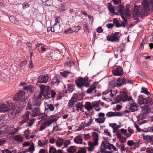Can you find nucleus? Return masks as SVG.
Returning <instances> with one entry per match:
<instances>
[{
    "mask_svg": "<svg viewBox=\"0 0 153 153\" xmlns=\"http://www.w3.org/2000/svg\"><path fill=\"white\" fill-rule=\"evenodd\" d=\"M62 83V82L59 79H58L56 76L54 77L52 79L51 82L52 84L56 86H58L59 84Z\"/></svg>",
    "mask_w": 153,
    "mask_h": 153,
    "instance_id": "obj_23",
    "label": "nucleus"
},
{
    "mask_svg": "<svg viewBox=\"0 0 153 153\" xmlns=\"http://www.w3.org/2000/svg\"><path fill=\"white\" fill-rule=\"evenodd\" d=\"M34 146L33 143H31V145L29 148V151L31 153H32L34 150Z\"/></svg>",
    "mask_w": 153,
    "mask_h": 153,
    "instance_id": "obj_43",
    "label": "nucleus"
},
{
    "mask_svg": "<svg viewBox=\"0 0 153 153\" xmlns=\"http://www.w3.org/2000/svg\"><path fill=\"white\" fill-rule=\"evenodd\" d=\"M153 121V120H152ZM146 131H145V132H153V125L152 127H149L147 128L146 129Z\"/></svg>",
    "mask_w": 153,
    "mask_h": 153,
    "instance_id": "obj_60",
    "label": "nucleus"
},
{
    "mask_svg": "<svg viewBox=\"0 0 153 153\" xmlns=\"http://www.w3.org/2000/svg\"><path fill=\"white\" fill-rule=\"evenodd\" d=\"M45 111L49 110L51 111H53L54 110V106L52 104H48L47 102H45Z\"/></svg>",
    "mask_w": 153,
    "mask_h": 153,
    "instance_id": "obj_19",
    "label": "nucleus"
},
{
    "mask_svg": "<svg viewBox=\"0 0 153 153\" xmlns=\"http://www.w3.org/2000/svg\"><path fill=\"white\" fill-rule=\"evenodd\" d=\"M146 153H153V147H148L146 149Z\"/></svg>",
    "mask_w": 153,
    "mask_h": 153,
    "instance_id": "obj_50",
    "label": "nucleus"
},
{
    "mask_svg": "<svg viewBox=\"0 0 153 153\" xmlns=\"http://www.w3.org/2000/svg\"><path fill=\"white\" fill-rule=\"evenodd\" d=\"M32 88L33 86L31 85H29L26 86H24L23 88L24 90H26L27 91L30 93L32 92Z\"/></svg>",
    "mask_w": 153,
    "mask_h": 153,
    "instance_id": "obj_35",
    "label": "nucleus"
},
{
    "mask_svg": "<svg viewBox=\"0 0 153 153\" xmlns=\"http://www.w3.org/2000/svg\"><path fill=\"white\" fill-rule=\"evenodd\" d=\"M140 92L146 94L148 96L150 95V93L148 91L147 89L143 87H142Z\"/></svg>",
    "mask_w": 153,
    "mask_h": 153,
    "instance_id": "obj_33",
    "label": "nucleus"
},
{
    "mask_svg": "<svg viewBox=\"0 0 153 153\" xmlns=\"http://www.w3.org/2000/svg\"><path fill=\"white\" fill-rule=\"evenodd\" d=\"M76 108V110L78 111L80 110L81 111H83V108L84 106L80 102H78L75 105Z\"/></svg>",
    "mask_w": 153,
    "mask_h": 153,
    "instance_id": "obj_24",
    "label": "nucleus"
},
{
    "mask_svg": "<svg viewBox=\"0 0 153 153\" xmlns=\"http://www.w3.org/2000/svg\"><path fill=\"white\" fill-rule=\"evenodd\" d=\"M40 108L39 107H36L33 109L30 112V116L33 117L39 116L41 114Z\"/></svg>",
    "mask_w": 153,
    "mask_h": 153,
    "instance_id": "obj_11",
    "label": "nucleus"
},
{
    "mask_svg": "<svg viewBox=\"0 0 153 153\" xmlns=\"http://www.w3.org/2000/svg\"><path fill=\"white\" fill-rule=\"evenodd\" d=\"M18 131L19 129H18V127L16 128H15L13 127V129L12 128H11V129L10 130L11 131L10 133V134L12 135L15 134Z\"/></svg>",
    "mask_w": 153,
    "mask_h": 153,
    "instance_id": "obj_40",
    "label": "nucleus"
},
{
    "mask_svg": "<svg viewBox=\"0 0 153 153\" xmlns=\"http://www.w3.org/2000/svg\"><path fill=\"white\" fill-rule=\"evenodd\" d=\"M128 131L129 132L130 135H127L126 137L127 138H128L129 137H130L131 136V135L133 134L134 132L133 130L132 129H131L129 128H128Z\"/></svg>",
    "mask_w": 153,
    "mask_h": 153,
    "instance_id": "obj_57",
    "label": "nucleus"
},
{
    "mask_svg": "<svg viewBox=\"0 0 153 153\" xmlns=\"http://www.w3.org/2000/svg\"><path fill=\"white\" fill-rule=\"evenodd\" d=\"M73 64L74 63L72 61L67 62L64 65L65 68L66 69L69 68L72 66Z\"/></svg>",
    "mask_w": 153,
    "mask_h": 153,
    "instance_id": "obj_36",
    "label": "nucleus"
},
{
    "mask_svg": "<svg viewBox=\"0 0 153 153\" xmlns=\"http://www.w3.org/2000/svg\"><path fill=\"white\" fill-rule=\"evenodd\" d=\"M16 112H15V111H13L12 112L9 113L8 116L11 119H13L16 116Z\"/></svg>",
    "mask_w": 153,
    "mask_h": 153,
    "instance_id": "obj_49",
    "label": "nucleus"
},
{
    "mask_svg": "<svg viewBox=\"0 0 153 153\" xmlns=\"http://www.w3.org/2000/svg\"><path fill=\"white\" fill-rule=\"evenodd\" d=\"M93 121L92 119V117H91L90 118V119L89 120V121L86 124L84 123L83 124V125L85 126V127L86 126H89L91 125V123Z\"/></svg>",
    "mask_w": 153,
    "mask_h": 153,
    "instance_id": "obj_52",
    "label": "nucleus"
},
{
    "mask_svg": "<svg viewBox=\"0 0 153 153\" xmlns=\"http://www.w3.org/2000/svg\"><path fill=\"white\" fill-rule=\"evenodd\" d=\"M83 27L85 30L88 31V26L86 22H84L83 24Z\"/></svg>",
    "mask_w": 153,
    "mask_h": 153,
    "instance_id": "obj_55",
    "label": "nucleus"
},
{
    "mask_svg": "<svg viewBox=\"0 0 153 153\" xmlns=\"http://www.w3.org/2000/svg\"><path fill=\"white\" fill-rule=\"evenodd\" d=\"M67 151L69 153H73L75 152V149L74 146H71L67 149Z\"/></svg>",
    "mask_w": 153,
    "mask_h": 153,
    "instance_id": "obj_42",
    "label": "nucleus"
},
{
    "mask_svg": "<svg viewBox=\"0 0 153 153\" xmlns=\"http://www.w3.org/2000/svg\"><path fill=\"white\" fill-rule=\"evenodd\" d=\"M47 114L45 113L41 112L40 114L39 115V118H40L42 120H44L46 118Z\"/></svg>",
    "mask_w": 153,
    "mask_h": 153,
    "instance_id": "obj_47",
    "label": "nucleus"
},
{
    "mask_svg": "<svg viewBox=\"0 0 153 153\" xmlns=\"http://www.w3.org/2000/svg\"><path fill=\"white\" fill-rule=\"evenodd\" d=\"M122 114L120 112H108L106 114V116L111 117H120L122 116Z\"/></svg>",
    "mask_w": 153,
    "mask_h": 153,
    "instance_id": "obj_15",
    "label": "nucleus"
},
{
    "mask_svg": "<svg viewBox=\"0 0 153 153\" xmlns=\"http://www.w3.org/2000/svg\"><path fill=\"white\" fill-rule=\"evenodd\" d=\"M105 120V117L98 118L95 119V121L96 122L99 123H103Z\"/></svg>",
    "mask_w": 153,
    "mask_h": 153,
    "instance_id": "obj_38",
    "label": "nucleus"
},
{
    "mask_svg": "<svg viewBox=\"0 0 153 153\" xmlns=\"http://www.w3.org/2000/svg\"><path fill=\"white\" fill-rule=\"evenodd\" d=\"M17 101H16L15 104L16 106L19 108H22L26 105V102L25 100L23 99H17Z\"/></svg>",
    "mask_w": 153,
    "mask_h": 153,
    "instance_id": "obj_9",
    "label": "nucleus"
},
{
    "mask_svg": "<svg viewBox=\"0 0 153 153\" xmlns=\"http://www.w3.org/2000/svg\"><path fill=\"white\" fill-rule=\"evenodd\" d=\"M130 97H128L126 94H120L117 96V100L119 102L121 101L125 102L126 101H128Z\"/></svg>",
    "mask_w": 153,
    "mask_h": 153,
    "instance_id": "obj_12",
    "label": "nucleus"
},
{
    "mask_svg": "<svg viewBox=\"0 0 153 153\" xmlns=\"http://www.w3.org/2000/svg\"><path fill=\"white\" fill-rule=\"evenodd\" d=\"M37 79L38 81L36 84L38 85L39 83H45L47 82L49 79V76L47 74L41 75L38 77Z\"/></svg>",
    "mask_w": 153,
    "mask_h": 153,
    "instance_id": "obj_7",
    "label": "nucleus"
},
{
    "mask_svg": "<svg viewBox=\"0 0 153 153\" xmlns=\"http://www.w3.org/2000/svg\"><path fill=\"white\" fill-rule=\"evenodd\" d=\"M49 153H56V150L53 147H52L49 150Z\"/></svg>",
    "mask_w": 153,
    "mask_h": 153,
    "instance_id": "obj_56",
    "label": "nucleus"
},
{
    "mask_svg": "<svg viewBox=\"0 0 153 153\" xmlns=\"http://www.w3.org/2000/svg\"><path fill=\"white\" fill-rule=\"evenodd\" d=\"M71 73L69 72H68L66 71H64L60 73L61 75L65 77H67L68 75L70 74Z\"/></svg>",
    "mask_w": 153,
    "mask_h": 153,
    "instance_id": "obj_41",
    "label": "nucleus"
},
{
    "mask_svg": "<svg viewBox=\"0 0 153 153\" xmlns=\"http://www.w3.org/2000/svg\"><path fill=\"white\" fill-rule=\"evenodd\" d=\"M112 72L113 74L115 76H121L123 74V68L119 66H114L113 67Z\"/></svg>",
    "mask_w": 153,
    "mask_h": 153,
    "instance_id": "obj_6",
    "label": "nucleus"
},
{
    "mask_svg": "<svg viewBox=\"0 0 153 153\" xmlns=\"http://www.w3.org/2000/svg\"><path fill=\"white\" fill-rule=\"evenodd\" d=\"M144 138L148 142L151 141L152 140V137L150 136H146L144 137Z\"/></svg>",
    "mask_w": 153,
    "mask_h": 153,
    "instance_id": "obj_62",
    "label": "nucleus"
},
{
    "mask_svg": "<svg viewBox=\"0 0 153 153\" xmlns=\"http://www.w3.org/2000/svg\"><path fill=\"white\" fill-rule=\"evenodd\" d=\"M25 94V93L24 91H19L16 95L17 99H20L21 98L23 99Z\"/></svg>",
    "mask_w": 153,
    "mask_h": 153,
    "instance_id": "obj_31",
    "label": "nucleus"
},
{
    "mask_svg": "<svg viewBox=\"0 0 153 153\" xmlns=\"http://www.w3.org/2000/svg\"><path fill=\"white\" fill-rule=\"evenodd\" d=\"M41 102L42 100H41L34 98V100L33 102V105L34 106L39 107L41 105Z\"/></svg>",
    "mask_w": 153,
    "mask_h": 153,
    "instance_id": "obj_25",
    "label": "nucleus"
},
{
    "mask_svg": "<svg viewBox=\"0 0 153 153\" xmlns=\"http://www.w3.org/2000/svg\"><path fill=\"white\" fill-rule=\"evenodd\" d=\"M148 4V2L144 1L142 4V5L144 8L146 9L147 10H149Z\"/></svg>",
    "mask_w": 153,
    "mask_h": 153,
    "instance_id": "obj_48",
    "label": "nucleus"
},
{
    "mask_svg": "<svg viewBox=\"0 0 153 153\" xmlns=\"http://www.w3.org/2000/svg\"><path fill=\"white\" fill-rule=\"evenodd\" d=\"M50 97L54 98V97L56 95V93L55 91L54 90H52L51 91H50Z\"/></svg>",
    "mask_w": 153,
    "mask_h": 153,
    "instance_id": "obj_59",
    "label": "nucleus"
},
{
    "mask_svg": "<svg viewBox=\"0 0 153 153\" xmlns=\"http://www.w3.org/2000/svg\"><path fill=\"white\" fill-rule=\"evenodd\" d=\"M10 109L6 105L4 104H1L0 105V111L5 113L8 112Z\"/></svg>",
    "mask_w": 153,
    "mask_h": 153,
    "instance_id": "obj_21",
    "label": "nucleus"
},
{
    "mask_svg": "<svg viewBox=\"0 0 153 153\" xmlns=\"http://www.w3.org/2000/svg\"><path fill=\"white\" fill-rule=\"evenodd\" d=\"M107 7L108 10L110 12L111 14H113L114 13V9L112 5L110 3H108Z\"/></svg>",
    "mask_w": 153,
    "mask_h": 153,
    "instance_id": "obj_32",
    "label": "nucleus"
},
{
    "mask_svg": "<svg viewBox=\"0 0 153 153\" xmlns=\"http://www.w3.org/2000/svg\"><path fill=\"white\" fill-rule=\"evenodd\" d=\"M109 126H111L113 129V130L120 128L121 126L120 125H117L115 123H113L112 124L110 123Z\"/></svg>",
    "mask_w": 153,
    "mask_h": 153,
    "instance_id": "obj_34",
    "label": "nucleus"
},
{
    "mask_svg": "<svg viewBox=\"0 0 153 153\" xmlns=\"http://www.w3.org/2000/svg\"><path fill=\"white\" fill-rule=\"evenodd\" d=\"M92 137L93 140L99 139V135L97 133L94 132L92 134Z\"/></svg>",
    "mask_w": 153,
    "mask_h": 153,
    "instance_id": "obj_45",
    "label": "nucleus"
},
{
    "mask_svg": "<svg viewBox=\"0 0 153 153\" xmlns=\"http://www.w3.org/2000/svg\"><path fill=\"white\" fill-rule=\"evenodd\" d=\"M85 108L87 111H90L93 108V106L91 105V103L89 102H86L85 105Z\"/></svg>",
    "mask_w": 153,
    "mask_h": 153,
    "instance_id": "obj_29",
    "label": "nucleus"
},
{
    "mask_svg": "<svg viewBox=\"0 0 153 153\" xmlns=\"http://www.w3.org/2000/svg\"><path fill=\"white\" fill-rule=\"evenodd\" d=\"M11 128L13 129V126H12L11 127H9L8 126H7L5 125L1 126V129L2 131H3L5 134L8 133L10 134Z\"/></svg>",
    "mask_w": 153,
    "mask_h": 153,
    "instance_id": "obj_13",
    "label": "nucleus"
},
{
    "mask_svg": "<svg viewBox=\"0 0 153 153\" xmlns=\"http://www.w3.org/2000/svg\"><path fill=\"white\" fill-rule=\"evenodd\" d=\"M30 114L29 111H27L25 114L23 115L22 119L26 121H27L29 119V115Z\"/></svg>",
    "mask_w": 153,
    "mask_h": 153,
    "instance_id": "obj_30",
    "label": "nucleus"
},
{
    "mask_svg": "<svg viewBox=\"0 0 153 153\" xmlns=\"http://www.w3.org/2000/svg\"><path fill=\"white\" fill-rule=\"evenodd\" d=\"M29 102L27 103V109L29 110H31L32 109V105L31 104V102Z\"/></svg>",
    "mask_w": 153,
    "mask_h": 153,
    "instance_id": "obj_63",
    "label": "nucleus"
},
{
    "mask_svg": "<svg viewBox=\"0 0 153 153\" xmlns=\"http://www.w3.org/2000/svg\"><path fill=\"white\" fill-rule=\"evenodd\" d=\"M42 4L46 7L51 6L53 4V0H42Z\"/></svg>",
    "mask_w": 153,
    "mask_h": 153,
    "instance_id": "obj_18",
    "label": "nucleus"
},
{
    "mask_svg": "<svg viewBox=\"0 0 153 153\" xmlns=\"http://www.w3.org/2000/svg\"><path fill=\"white\" fill-rule=\"evenodd\" d=\"M97 82H94L87 90L86 93L89 94H93L96 92V87Z\"/></svg>",
    "mask_w": 153,
    "mask_h": 153,
    "instance_id": "obj_10",
    "label": "nucleus"
},
{
    "mask_svg": "<svg viewBox=\"0 0 153 153\" xmlns=\"http://www.w3.org/2000/svg\"><path fill=\"white\" fill-rule=\"evenodd\" d=\"M141 10L142 9L140 8V6H135L134 7V11L135 13L137 14H142V13L141 12Z\"/></svg>",
    "mask_w": 153,
    "mask_h": 153,
    "instance_id": "obj_28",
    "label": "nucleus"
},
{
    "mask_svg": "<svg viewBox=\"0 0 153 153\" xmlns=\"http://www.w3.org/2000/svg\"><path fill=\"white\" fill-rule=\"evenodd\" d=\"M73 31L72 29L71 28H69L65 30L64 33L65 34H69L73 33Z\"/></svg>",
    "mask_w": 153,
    "mask_h": 153,
    "instance_id": "obj_61",
    "label": "nucleus"
},
{
    "mask_svg": "<svg viewBox=\"0 0 153 153\" xmlns=\"http://www.w3.org/2000/svg\"><path fill=\"white\" fill-rule=\"evenodd\" d=\"M125 82L126 81L123 77H121L120 78H118L116 81L117 86L119 87Z\"/></svg>",
    "mask_w": 153,
    "mask_h": 153,
    "instance_id": "obj_17",
    "label": "nucleus"
},
{
    "mask_svg": "<svg viewBox=\"0 0 153 153\" xmlns=\"http://www.w3.org/2000/svg\"><path fill=\"white\" fill-rule=\"evenodd\" d=\"M128 101L129 102L130 105V107L128 109L131 112H133L138 110V105L134 102L131 97H130Z\"/></svg>",
    "mask_w": 153,
    "mask_h": 153,
    "instance_id": "obj_5",
    "label": "nucleus"
},
{
    "mask_svg": "<svg viewBox=\"0 0 153 153\" xmlns=\"http://www.w3.org/2000/svg\"><path fill=\"white\" fill-rule=\"evenodd\" d=\"M113 22L115 24L116 27H120L121 26V25L116 18H114L113 19Z\"/></svg>",
    "mask_w": 153,
    "mask_h": 153,
    "instance_id": "obj_39",
    "label": "nucleus"
},
{
    "mask_svg": "<svg viewBox=\"0 0 153 153\" xmlns=\"http://www.w3.org/2000/svg\"><path fill=\"white\" fill-rule=\"evenodd\" d=\"M88 150L90 152H92L95 148L94 144L93 143L89 141L88 142Z\"/></svg>",
    "mask_w": 153,
    "mask_h": 153,
    "instance_id": "obj_27",
    "label": "nucleus"
},
{
    "mask_svg": "<svg viewBox=\"0 0 153 153\" xmlns=\"http://www.w3.org/2000/svg\"><path fill=\"white\" fill-rule=\"evenodd\" d=\"M153 102L151 103H147L143 105H144L142 106V110L144 111L145 114H148L149 111V106L152 104Z\"/></svg>",
    "mask_w": 153,
    "mask_h": 153,
    "instance_id": "obj_16",
    "label": "nucleus"
},
{
    "mask_svg": "<svg viewBox=\"0 0 153 153\" xmlns=\"http://www.w3.org/2000/svg\"><path fill=\"white\" fill-rule=\"evenodd\" d=\"M39 86L41 89V92L42 93L45 98L46 99L50 98L51 87L48 86L42 85H39Z\"/></svg>",
    "mask_w": 153,
    "mask_h": 153,
    "instance_id": "obj_2",
    "label": "nucleus"
},
{
    "mask_svg": "<svg viewBox=\"0 0 153 153\" xmlns=\"http://www.w3.org/2000/svg\"><path fill=\"white\" fill-rule=\"evenodd\" d=\"M100 102V100L94 101L92 102V106L93 107H96L99 106Z\"/></svg>",
    "mask_w": 153,
    "mask_h": 153,
    "instance_id": "obj_51",
    "label": "nucleus"
},
{
    "mask_svg": "<svg viewBox=\"0 0 153 153\" xmlns=\"http://www.w3.org/2000/svg\"><path fill=\"white\" fill-rule=\"evenodd\" d=\"M75 83L79 88H82L84 86L88 87L89 86L88 77H80L75 81Z\"/></svg>",
    "mask_w": 153,
    "mask_h": 153,
    "instance_id": "obj_1",
    "label": "nucleus"
},
{
    "mask_svg": "<svg viewBox=\"0 0 153 153\" xmlns=\"http://www.w3.org/2000/svg\"><path fill=\"white\" fill-rule=\"evenodd\" d=\"M56 144L57 146L58 147H59L62 146L63 144V142L62 140H58L56 142Z\"/></svg>",
    "mask_w": 153,
    "mask_h": 153,
    "instance_id": "obj_54",
    "label": "nucleus"
},
{
    "mask_svg": "<svg viewBox=\"0 0 153 153\" xmlns=\"http://www.w3.org/2000/svg\"><path fill=\"white\" fill-rule=\"evenodd\" d=\"M74 140L75 143L79 144H82L83 140L82 137L80 135H77L76 137L74 138Z\"/></svg>",
    "mask_w": 153,
    "mask_h": 153,
    "instance_id": "obj_22",
    "label": "nucleus"
},
{
    "mask_svg": "<svg viewBox=\"0 0 153 153\" xmlns=\"http://www.w3.org/2000/svg\"><path fill=\"white\" fill-rule=\"evenodd\" d=\"M117 93L115 91L113 92L112 91L107 90L103 92L102 94L105 96V98L108 99L110 101H112L113 99L115 98V94H116Z\"/></svg>",
    "mask_w": 153,
    "mask_h": 153,
    "instance_id": "obj_4",
    "label": "nucleus"
},
{
    "mask_svg": "<svg viewBox=\"0 0 153 153\" xmlns=\"http://www.w3.org/2000/svg\"><path fill=\"white\" fill-rule=\"evenodd\" d=\"M152 101H153V100L149 96L145 97L143 95H140L138 97V102L140 105L151 103Z\"/></svg>",
    "mask_w": 153,
    "mask_h": 153,
    "instance_id": "obj_3",
    "label": "nucleus"
},
{
    "mask_svg": "<svg viewBox=\"0 0 153 153\" xmlns=\"http://www.w3.org/2000/svg\"><path fill=\"white\" fill-rule=\"evenodd\" d=\"M78 95L77 94H74L71 99L69 101L68 103V108H70L74 107V105L77 101Z\"/></svg>",
    "mask_w": 153,
    "mask_h": 153,
    "instance_id": "obj_8",
    "label": "nucleus"
},
{
    "mask_svg": "<svg viewBox=\"0 0 153 153\" xmlns=\"http://www.w3.org/2000/svg\"><path fill=\"white\" fill-rule=\"evenodd\" d=\"M13 138L17 142H22L23 141V138L20 135H15L13 137Z\"/></svg>",
    "mask_w": 153,
    "mask_h": 153,
    "instance_id": "obj_26",
    "label": "nucleus"
},
{
    "mask_svg": "<svg viewBox=\"0 0 153 153\" xmlns=\"http://www.w3.org/2000/svg\"><path fill=\"white\" fill-rule=\"evenodd\" d=\"M107 39L111 42H118L119 40V37L115 36L113 35H108L107 36Z\"/></svg>",
    "mask_w": 153,
    "mask_h": 153,
    "instance_id": "obj_14",
    "label": "nucleus"
},
{
    "mask_svg": "<svg viewBox=\"0 0 153 153\" xmlns=\"http://www.w3.org/2000/svg\"><path fill=\"white\" fill-rule=\"evenodd\" d=\"M68 90L70 92H72L74 90V85L73 83L68 84L67 85Z\"/></svg>",
    "mask_w": 153,
    "mask_h": 153,
    "instance_id": "obj_37",
    "label": "nucleus"
},
{
    "mask_svg": "<svg viewBox=\"0 0 153 153\" xmlns=\"http://www.w3.org/2000/svg\"><path fill=\"white\" fill-rule=\"evenodd\" d=\"M34 122V119H32L29 120V122L27 123L26 126L28 127H31Z\"/></svg>",
    "mask_w": 153,
    "mask_h": 153,
    "instance_id": "obj_44",
    "label": "nucleus"
},
{
    "mask_svg": "<svg viewBox=\"0 0 153 153\" xmlns=\"http://www.w3.org/2000/svg\"><path fill=\"white\" fill-rule=\"evenodd\" d=\"M124 7L121 5H119L117 6V11L121 14L122 13L123 11V9Z\"/></svg>",
    "mask_w": 153,
    "mask_h": 153,
    "instance_id": "obj_46",
    "label": "nucleus"
},
{
    "mask_svg": "<svg viewBox=\"0 0 153 153\" xmlns=\"http://www.w3.org/2000/svg\"><path fill=\"white\" fill-rule=\"evenodd\" d=\"M57 119L54 118L53 119H50L46 121L44 123L45 124L46 127L49 126L52 123L56 122L57 120Z\"/></svg>",
    "mask_w": 153,
    "mask_h": 153,
    "instance_id": "obj_20",
    "label": "nucleus"
},
{
    "mask_svg": "<svg viewBox=\"0 0 153 153\" xmlns=\"http://www.w3.org/2000/svg\"><path fill=\"white\" fill-rule=\"evenodd\" d=\"M134 142L132 140H129L127 142V145L130 146L134 145Z\"/></svg>",
    "mask_w": 153,
    "mask_h": 153,
    "instance_id": "obj_58",
    "label": "nucleus"
},
{
    "mask_svg": "<svg viewBox=\"0 0 153 153\" xmlns=\"http://www.w3.org/2000/svg\"><path fill=\"white\" fill-rule=\"evenodd\" d=\"M91 137L90 134H84V139L85 140H88Z\"/></svg>",
    "mask_w": 153,
    "mask_h": 153,
    "instance_id": "obj_64",
    "label": "nucleus"
},
{
    "mask_svg": "<svg viewBox=\"0 0 153 153\" xmlns=\"http://www.w3.org/2000/svg\"><path fill=\"white\" fill-rule=\"evenodd\" d=\"M28 67L30 68H33L34 67L31 57L30 58L29 63L28 64Z\"/></svg>",
    "mask_w": 153,
    "mask_h": 153,
    "instance_id": "obj_53",
    "label": "nucleus"
}]
</instances>
